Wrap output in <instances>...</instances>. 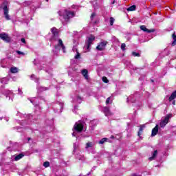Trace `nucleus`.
Wrapping results in <instances>:
<instances>
[{
    "label": "nucleus",
    "instance_id": "obj_44",
    "mask_svg": "<svg viewBox=\"0 0 176 176\" xmlns=\"http://www.w3.org/2000/svg\"><path fill=\"white\" fill-rule=\"evenodd\" d=\"M109 101H111V97L107 98V99L106 100V104H109Z\"/></svg>",
    "mask_w": 176,
    "mask_h": 176
},
{
    "label": "nucleus",
    "instance_id": "obj_37",
    "mask_svg": "<svg viewBox=\"0 0 176 176\" xmlns=\"http://www.w3.org/2000/svg\"><path fill=\"white\" fill-rule=\"evenodd\" d=\"M17 54H19V56H25V54H27V53L23 52L21 51H16Z\"/></svg>",
    "mask_w": 176,
    "mask_h": 176
},
{
    "label": "nucleus",
    "instance_id": "obj_1",
    "mask_svg": "<svg viewBox=\"0 0 176 176\" xmlns=\"http://www.w3.org/2000/svg\"><path fill=\"white\" fill-rule=\"evenodd\" d=\"M51 32L52 33V37L51 38L50 41H56L58 42L57 45H55L54 49L52 52H54V54L56 55L60 50H62L63 53H65V46L64 43H63V40L58 38V30L56 28H52L51 29Z\"/></svg>",
    "mask_w": 176,
    "mask_h": 176
},
{
    "label": "nucleus",
    "instance_id": "obj_40",
    "mask_svg": "<svg viewBox=\"0 0 176 176\" xmlns=\"http://www.w3.org/2000/svg\"><path fill=\"white\" fill-rule=\"evenodd\" d=\"M102 81L104 83H108V82H109V80H108V78L107 77H102Z\"/></svg>",
    "mask_w": 176,
    "mask_h": 176
},
{
    "label": "nucleus",
    "instance_id": "obj_2",
    "mask_svg": "<svg viewBox=\"0 0 176 176\" xmlns=\"http://www.w3.org/2000/svg\"><path fill=\"white\" fill-rule=\"evenodd\" d=\"M86 131V122L80 120L75 123L74 128H73V137H78L79 136L78 134H80L81 132Z\"/></svg>",
    "mask_w": 176,
    "mask_h": 176
},
{
    "label": "nucleus",
    "instance_id": "obj_18",
    "mask_svg": "<svg viewBox=\"0 0 176 176\" xmlns=\"http://www.w3.org/2000/svg\"><path fill=\"white\" fill-rule=\"evenodd\" d=\"M23 157H24V154H23V153H21L19 155H14L12 156V159L15 162H19V160H20V159H23Z\"/></svg>",
    "mask_w": 176,
    "mask_h": 176
},
{
    "label": "nucleus",
    "instance_id": "obj_33",
    "mask_svg": "<svg viewBox=\"0 0 176 176\" xmlns=\"http://www.w3.org/2000/svg\"><path fill=\"white\" fill-rule=\"evenodd\" d=\"M107 141H108V138H104L101 139V140L98 142V144H104V142H107Z\"/></svg>",
    "mask_w": 176,
    "mask_h": 176
},
{
    "label": "nucleus",
    "instance_id": "obj_14",
    "mask_svg": "<svg viewBox=\"0 0 176 176\" xmlns=\"http://www.w3.org/2000/svg\"><path fill=\"white\" fill-rule=\"evenodd\" d=\"M107 41H102L100 43L98 46L96 47L97 50H99L100 52H102V50H104L105 49V46H107Z\"/></svg>",
    "mask_w": 176,
    "mask_h": 176
},
{
    "label": "nucleus",
    "instance_id": "obj_50",
    "mask_svg": "<svg viewBox=\"0 0 176 176\" xmlns=\"http://www.w3.org/2000/svg\"><path fill=\"white\" fill-rule=\"evenodd\" d=\"M85 138H87L88 137H90V135H83Z\"/></svg>",
    "mask_w": 176,
    "mask_h": 176
},
{
    "label": "nucleus",
    "instance_id": "obj_62",
    "mask_svg": "<svg viewBox=\"0 0 176 176\" xmlns=\"http://www.w3.org/2000/svg\"><path fill=\"white\" fill-rule=\"evenodd\" d=\"M74 45H75V43H75V41H74Z\"/></svg>",
    "mask_w": 176,
    "mask_h": 176
},
{
    "label": "nucleus",
    "instance_id": "obj_54",
    "mask_svg": "<svg viewBox=\"0 0 176 176\" xmlns=\"http://www.w3.org/2000/svg\"><path fill=\"white\" fill-rule=\"evenodd\" d=\"M28 141H31V138H29L28 139Z\"/></svg>",
    "mask_w": 176,
    "mask_h": 176
},
{
    "label": "nucleus",
    "instance_id": "obj_59",
    "mask_svg": "<svg viewBox=\"0 0 176 176\" xmlns=\"http://www.w3.org/2000/svg\"><path fill=\"white\" fill-rule=\"evenodd\" d=\"M2 166V163H0V166Z\"/></svg>",
    "mask_w": 176,
    "mask_h": 176
},
{
    "label": "nucleus",
    "instance_id": "obj_56",
    "mask_svg": "<svg viewBox=\"0 0 176 176\" xmlns=\"http://www.w3.org/2000/svg\"><path fill=\"white\" fill-rule=\"evenodd\" d=\"M173 130H176V126H175V127H173Z\"/></svg>",
    "mask_w": 176,
    "mask_h": 176
},
{
    "label": "nucleus",
    "instance_id": "obj_3",
    "mask_svg": "<svg viewBox=\"0 0 176 176\" xmlns=\"http://www.w3.org/2000/svg\"><path fill=\"white\" fill-rule=\"evenodd\" d=\"M33 63L34 65H41L40 67H38V69H43L47 72V74H49L50 78H52L53 76V69L50 67L48 65H45L42 60H40L39 58L34 59Z\"/></svg>",
    "mask_w": 176,
    "mask_h": 176
},
{
    "label": "nucleus",
    "instance_id": "obj_48",
    "mask_svg": "<svg viewBox=\"0 0 176 176\" xmlns=\"http://www.w3.org/2000/svg\"><path fill=\"white\" fill-rule=\"evenodd\" d=\"M113 39L116 42H119V39H118L116 37H113Z\"/></svg>",
    "mask_w": 176,
    "mask_h": 176
},
{
    "label": "nucleus",
    "instance_id": "obj_13",
    "mask_svg": "<svg viewBox=\"0 0 176 176\" xmlns=\"http://www.w3.org/2000/svg\"><path fill=\"white\" fill-rule=\"evenodd\" d=\"M0 38L2 39V41H3L4 42H6V43H9V42L12 41L10 36H9V35H8V34L6 33L0 34Z\"/></svg>",
    "mask_w": 176,
    "mask_h": 176
},
{
    "label": "nucleus",
    "instance_id": "obj_26",
    "mask_svg": "<svg viewBox=\"0 0 176 176\" xmlns=\"http://www.w3.org/2000/svg\"><path fill=\"white\" fill-rule=\"evenodd\" d=\"M0 67L1 68H8V64H6V60L2 59L0 62Z\"/></svg>",
    "mask_w": 176,
    "mask_h": 176
},
{
    "label": "nucleus",
    "instance_id": "obj_39",
    "mask_svg": "<svg viewBox=\"0 0 176 176\" xmlns=\"http://www.w3.org/2000/svg\"><path fill=\"white\" fill-rule=\"evenodd\" d=\"M43 166H44V167L47 168V167H49L50 166V163L49 162H45L43 163Z\"/></svg>",
    "mask_w": 176,
    "mask_h": 176
},
{
    "label": "nucleus",
    "instance_id": "obj_45",
    "mask_svg": "<svg viewBox=\"0 0 176 176\" xmlns=\"http://www.w3.org/2000/svg\"><path fill=\"white\" fill-rule=\"evenodd\" d=\"M74 152H76V150L78 149V147H76V144H74Z\"/></svg>",
    "mask_w": 176,
    "mask_h": 176
},
{
    "label": "nucleus",
    "instance_id": "obj_4",
    "mask_svg": "<svg viewBox=\"0 0 176 176\" xmlns=\"http://www.w3.org/2000/svg\"><path fill=\"white\" fill-rule=\"evenodd\" d=\"M58 14L60 16V20L62 21L63 19L65 20V21H69V19H72V17H75V11L65 10L64 12L59 11Z\"/></svg>",
    "mask_w": 176,
    "mask_h": 176
},
{
    "label": "nucleus",
    "instance_id": "obj_31",
    "mask_svg": "<svg viewBox=\"0 0 176 176\" xmlns=\"http://www.w3.org/2000/svg\"><path fill=\"white\" fill-rule=\"evenodd\" d=\"M135 5L131 6L129 8L126 9L128 12H133V10H135Z\"/></svg>",
    "mask_w": 176,
    "mask_h": 176
},
{
    "label": "nucleus",
    "instance_id": "obj_20",
    "mask_svg": "<svg viewBox=\"0 0 176 176\" xmlns=\"http://www.w3.org/2000/svg\"><path fill=\"white\" fill-rule=\"evenodd\" d=\"M9 80H10V76H8L7 77H4L0 80V82L3 85H8L9 82Z\"/></svg>",
    "mask_w": 176,
    "mask_h": 176
},
{
    "label": "nucleus",
    "instance_id": "obj_24",
    "mask_svg": "<svg viewBox=\"0 0 176 176\" xmlns=\"http://www.w3.org/2000/svg\"><path fill=\"white\" fill-rule=\"evenodd\" d=\"M82 75H83L85 79H86V80H89V72H87V69H83L82 70Z\"/></svg>",
    "mask_w": 176,
    "mask_h": 176
},
{
    "label": "nucleus",
    "instance_id": "obj_22",
    "mask_svg": "<svg viewBox=\"0 0 176 176\" xmlns=\"http://www.w3.org/2000/svg\"><path fill=\"white\" fill-rule=\"evenodd\" d=\"M30 102L34 105V107H38L39 105V101L38 100V98H33L30 100Z\"/></svg>",
    "mask_w": 176,
    "mask_h": 176
},
{
    "label": "nucleus",
    "instance_id": "obj_51",
    "mask_svg": "<svg viewBox=\"0 0 176 176\" xmlns=\"http://www.w3.org/2000/svg\"><path fill=\"white\" fill-rule=\"evenodd\" d=\"M72 8H78V6H72Z\"/></svg>",
    "mask_w": 176,
    "mask_h": 176
},
{
    "label": "nucleus",
    "instance_id": "obj_7",
    "mask_svg": "<svg viewBox=\"0 0 176 176\" xmlns=\"http://www.w3.org/2000/svg\"><path fill=\"white\" fill-rule=\"evenodd\" d=\"M1 8L3 10V15L6 20H10V16H9V3L8 1L3 2Z\"/></svg>",
    "mask_w": 176,
    "mask_h": 176
},
{
    "label": "nucleus",
    "instance_id": "obj_63",
    "mask_svg": "<svg viewBox=\"0 0 176 176\" xmlns=\"http://www.w3.org/2000/svg\"><path fill=\"white\" fill-rule=\"evenodd\" d=\"M113 3H115V1H113Z\"/></svg>",
    "mask_w": 176,
    "mask_h": 176
},
{
    "label": "nucleus",
    "instance_id": "obj_19",
    "mask_svg": "<svg viewBox=\"0 0 176 176\" xmlns=\"http://www.w3.org/2000/svg\"><path fill=\"white\" fill-rule=\"evenodd\" d=\"M91 22L93 24H97L98 21H97V14H96V13L93 12L91 15Z\"/></svg>",
    "mask_w": 176,
    "mask_h": 176
},
{
    "label": "nucleus",
    "instance_id": "obj_30",
    "mask_svg": "<svg viewBox=\"0 0 176 176\" xmlns=\"http://www.w3.org/2000/svg\"><path fill=\"white\" fill-rule=\"evenodd\" d=\"M144 129H145V124L141 125L138 133V137L141 136V132L143 131Z\"/></svg>",
    "mask_w": 176,
    "mask_h": 176
},
{
    "label": "nucleus",
    "instance_id": "obj_35",
    "mask_svg": "<svg viewBox=\"0 0 176 176\" xmlns=\"http://www.w3.org/2000/svg\"><path fill=\"white\" fill-rule=\"evenodd\" d=\"M132 56H133V57H141V55L140 54V53L135 52H132Z\"/></svg>",
    "mask_w": 176,
    "mask_h": 176
},
{
    "label": "nucleus",
    "instance_id": "obj_6",
    "mask_svg": "<svg viewBox=\"0 0 176 176\" xmlns=\"http://www.w3.org/2000/svg\"><path fill=\"white\" fill-rule=\"evenodd\" d=\"M16 116H20L21 119H23L22 120V122H21V126H25V124H31V121H30L31 119H32V116H31V114L27 115L18 112Z\"/></svg>",
    "mask_w": 176,
    "mask_h": 176
},
{
    "label": "nucleus",
    "instance_id": "obj_12",
    "mask_svg": "<svg viewBox=\"0 0 176 176\" xmlns=\"http://www.w3.org/2000/svg\"><path fill=\"white\" fill-rule=\"evenodd\" d=\"M173 118V114H168L167 115L164 120H162L160 124V127H165L166 124L170 122V119Z\"/></svg>",
    "mask_w": 176,
    "mask_h": 176
},
{
    "label": "nucleus",
    "instance_id": "obj_21",
    "mask_svg": "<svg viewBox=\"0 0 176 176\" xmlns=\"http://www.w3.org/2000/svg\"><path fill=\"white\" fill-rule=\"evenodd\" d=\"M5 96L6 97V98H8V100H10V98H12V97L14 96V94H13V92H12L11 91L6 90Z\"/></svg>",
    "mask_w": 176,
    "mask_h": 176
},
{
    "label": "nucleus",
    "instance_id": "obj_58",
    "mask_svg": "<svg viewBox=\"0 0 176 176\" xmlns=\"http://www.w3.org/2000/svg\"><path fill=\"white\" fill-rule=\"evenodd\" d=\"M164 52H167V49H165V50H164Z\"/></svg>",
    "mask_w": 176,
    "mask_h": 176
},
{
    "label": "nucleus",
    "instance_id": "obj_32",
    "mask_svg": "<svg viewBox=\"0 0 176 176\" xmlns=\"http://www.w3.org/2000/svg\"><path fill=\"white\" fill-rule=\"evenodd\" d=\"M173 41L171 43V46H175V45H176V35H175V34H173Z\"/></svg>",
    "mask_w": 176,
    "mask_h": 176
},
{
    "label": "nucleus",
    "instance_id": "obj_16",
    "mask_svg": "<svg viewBox=\"0 0 176 176\" xmlns=\"http://www.w3.org/2000/svg\"><path fill=\"white\" fill-rule=\"evenodd\" d=\"M137 98V94H134V95H131L126 100L127 102H131L132 104H134V102H135L136 99Z\"/></svg>",
    "mask_w": 176,
    "mask_h": 176
},
{
    "label": "nucleus",
    "instance_id": "obj_11",
    "mask_svg": "<svg viewBox=\"0 0 176 176\" xmlns=\"http://www.w3.org/2000/svg\"><path fill=\"white\" fill-rule=\"evenodd\" d=\"M94 39H96V37L93 35H91L89 37H87V41L85 42V47H87V50H90V46L93 45Z\"/></svg>",
    "mask_w": 176,
    "mask_h": 176
},
{
    "label": "nucleus",
    "instance_id": "obj_9",
    "mask_svg": "<svg viewBox=\"0 0 176 176\" xmlns=\"http://www.w3.org/2000/svg\"><path fill=\"white\" fill-rule=\"evenodd\" d=\"M82 91L76 90L74 94V96L73 97V102L80 104L82 102Z\"/></svg>",
    "mask_w": 176,
    "mask_h": 176
},
{
    "label": "nucleus",
    "instance_id": "obj_36",
    "mask_svg": "<svg viewBox=\"0 0 176 176\" xmlns=\"http://www.w3.org/2000/svg\"><path fill=\"white\" fill-rule=\"evenodd\" d=\"M109 23L110 25H113V23H115V19L113 17H110Z\"/></svg>",
    "mask_w": 176,
    "mask_h": 176
},
{
    "label": "nucleus",
    "instance_id": "obj_52",
    "mask_svg": "<svg viewBox=\"0 0 176 176\" xmlns=\"http://www.w3.org/2000/svg\"><path fill=\"white\" fill-rule=\"evenodd\" d=\"M89 175H90V172H89L86 175H85V176H89Z\"/></svg>",
    "mask_w": 176,
    "mask_h": 176
},
{
    "label": "nucleus",
    "instance_id": "obj_23",
    "mask_svg": "<svg viewBox=\"0 0 176 176\" xmlns=\"http://www.w3.org/2000/svg\"><path fill=\"white\" fill-rule=\"evenodd\" d=\"M105 116H111V111H109V108L107 107H104L102 109Z\"/></svg>",
    "mask_w": 176,
    "mask_h": 176
},
{
    "label": "nucleus",
    "instance_id": "obj_5",
    "mask_svg": "<svg viewBox=\"0 0 176 176\" xmlns=\"http://www.w3.org/2000/svg\"><path fill=\"white\" fill-rule=\"evenodd\" d=\"M30 78L32 80H34L35 83H37L36 89L38 95L39 93H42V91H46L47 90H49V87H45L39 85V78L36 77L35 74H32L30 76Z\"/></svg>",
    "mask_w": 176,
    "mask_h": 176
},
{
    "label": "nucleus",
    "instance_id": "obj_27",
    "mask_svg": "<svg viewBox=\"0 0 176 176\" xmlns=\"http://www.w3.org/2000/svg\"><path fill=\"white\" fill-rule=\"evenodd\" d=\"M176 98V91H175L174 92H173L170 95V96L169 97V101L170 102H171V101L175 100Z\"/></svg>",
    "mask_w": 176,
    "mask_h": 176
},
{
    "label": "nucleus",
    "instance_id": "obj_64",
    "mask_svg": "<svg viewBox=\"0 0 176 176\" xmlns=\"http://www.w3.org/2000/svg\"><path fill=\"white\" fill-rule=\"evenodd\" d=\"M111 138H113V136H111Z\"/></svg>",
    "mask_w": 176,
    "mask_h": 176
},
{
    "label": "nucleus",
    "instance_id": "obj_43",
    "mask_svg": "<svg viewBox=\"0 0 176 176\" xmlns=\"http://www.w3.org/2000/svg\"><path fill=\"white\" fill-rule=\"evenodd\" d=\"M77 111H78V106H74V109H73L74 113H76Z\"/></svg>",
    "mask_w": 176,
    "mask_h": 176
},
{
    "label": "nucleus",
    "instance_id": "obj_25",
    "mask_svg": "<svg viewBox=\"0 0 176 176\" xmlns=\"http://www.w3.org/2000/svg\"><path fill=\"white\" fill-rule=\"evenodd\" d=\"M159 131V127L157 125H156L152 130L151 136L155 137L156 134H157V132Z\"/></svg>",
    "mask_w": 176,
    "mask_h": 176
},
{
    "label": "nucleus",
    "instance_id": "obj_17",
    "mask_svg": "<svg viewBox=\"0 0 176 176\" xmlns=\"http://www.w3.org/2000/svg\"><path fill=\"white\" fill-rule=\"evenodd\" d=\"M140 30L144 31V32H147L148 34H151V32H155V29H148L145 25H140Z\"/></svg>",
    "mask_w": 176,
    "mask_h": 176
},
{
    "label": "nucleus",
    "instance_id": "obj_10",
    "mask_svg": "<svg viewBox=\"0 0 176 176\" xmlns=\"http://www.w3.org/2000/svg\"><path fill=\"white\" fill-rule=\"evenodd\" d=\"M94 142H88L85 144V151L88 152V153H94Z\"/></svg>",
    "mask_w": 176,
    "mask_h": 176
},
{
    "label": "nucleus",
    "instance_id": "obj_61",
    "mask_svg": "<svg viewBox=\"0 0 176 176\" xmlns=\"http://www.w3.org/2000/svg\"><path fill=\"white\" fill-rule=\"evenodd\" d=\"M151 82L153 83V80H151Z\"/></svg>",
    "mask_w": 176,
    "mask_h": 176
},
{
    "label": "nucleus",
    "instance_id": "obj_46",
    "mask_svg": "<svg viewBox=\"0 0 176 176\" xmlns=\"http://www.w3.org/2000/svg\"><path fill=\"white\" fill-rule=\"evenodd\" d=\"M21 41L22 42V43H24V44L26 43L25 38H21Z\"/></svg>",
    "mask_w": 176,
    "mask_h": 176
},
{
    "label": "nucleus",
    "instance_id": "obj_29",
    "mask_svg": "<svg viewBox=\"0 0 176 176\" xmlns=\"http://www.w3.org/2000/svg\"><path fill=\"white\" fill-rule=\"evenodd\" d=\"M46 123H49V126L51 127L50 131H53V124L54 123L53 120H47Z\"/></svg>",
    "mask_w": 176,
    "mask_h": 176
},
{
    "label": "nucleus",
    "instance_id": "obj_8",
    "mask_svg": "<svg viewBox=\"0 0 176 176\" xmlns=\"http://www.w3.org/2000/svg\"><path fill=\"white\" fill-rule=\"evenodd\" d=\"M63 107L64 102L58 101L52 105L54 111L56 112V113H61V112H63Z\"/></svg>",
    "mask_w": 176,
    "mask_h": 176
},
{
    "label": "nucleus",
    "instance_id": "obj_38",
    "mask_svg": "<svg viewBox=\"0 0 176 176\" xmlns=\"http://www.w3.org/2000/svg\"><path fill=\"white\" fill-rule=\"evenodd\" d=\"M121 50H122V52H124V50H126V44L125 43H122L121 45Z\"/></svg>",
    "mask_w": 176,
    "mask_h": 176
},
{
    "label": "nucleus",
    "instance_id": "obj_49",
    "mask_svg": "<svg viewBox=\"0 0 176 176\" xmlns=\"http://www.w3.org/2000/svg\"><path fill=\"white\" fill-rule=\"evenodd\" d=\"M172 104L173 105H175V100H173Z\"/></svg>",
    "mask_w": 176,
    "mask_h": 176
},
{
    "label": "nucleus",
    "instance_id": "obj_57",
    "mask_svg": "<svg viewBox=\"0 0 176 176\" xmlns=\"http://www.w3.org/2000/svg\"><path fill=\"white\" fill-rule=\"evenodd\" d=\"M0 120H2V117H0Z\"/></svg>",
    "mask_w": 176,
    "mask_h": 176
},
{
    "label": "nucleus",
    "instance_id": "obj_41",
    "mask_svg": "<svg viewBox=\"0 0 176 176\" xmlns=\"http://www.w3.org/2000/svg\"><path fill=\"white\" fill-rule=\"evenodd\" d=\"M75 58L76 60L80 58V54H79V52H77V54L75 56Z\"/></svg>",
    "mask_w": 176,
    "mask_h": 176
},
{
    "label": "nucleus",
    "instance_id": "obj_42",
    "mask_svg": "<svg viewBox=\"0 0 176 176\" xmlns=\"http://www.w3.org/2000/svg\"><path fill=\"white\" fill-rule=\"evenodd\" d=\"M73 52H76V53H78V48L76 47V45H74L73 49H72Z\"/></svg>",
    "mask_w": 176,
    "mask_h": 176
},
{
    "label": "nucleus",
    "instance_id": "obj_34",
    "mask_svg": "<svg viewBox=\"0 0 176 176\" xmlns=\"http://www.w3.org/2000/svg\"><path fill=\"white\" fill-rule=\"evenodd\" d=\"M76 159H78V160H85V156L82 155L77 154L76 155Z\"/></svg>",
    "mask_w": 176,
    "mask_h": 176
},
{
    "label": "nucleus",
    "instance_id": "obj_15",
    "mask_svg": "<svg viewBox=\"0 0 176 176\" xmlns=\"http://www.w3.org/2000/svg\"><path fill=\"white\" fill-rule=\"evenodd\" d=\"M157 150H154L151 152V156L148 157L149 162H152L153 160H156V157H157Z\"/></svg>",
    "mask_w": 176,
    "mask_h": 176
},
{
    "label": "nucleus",
    "instance_id": "obj_60",
    "mask_svg": "<svg viewBox=\"0 0 176 176\" xmlns=\"http://www.w3.org/2000/svg\"><path fill=\"white\" fill-rule=\"evenodd\" d=\"M46 1V2H49V0H45Z\"/></svg>",
    "mask_w": 176,
    "mask_h": 176
},
{
    "label": "nucleus",
    "instance_id": "obj_53",
    "mask_svg": "<svg viewBox=\"0 0 176 176\" xmlns=\"http://www.w3.org/2000/svg\"><path fill=\"white\" fill-rule=\"evenodd\" d=\"M93 5H94V7L95 8V9H96V3L94 4V3H93Z\"/></svg>",
    "mask_w": 176,
    "mask_h": 176
},
{
    "label": "nucleus",
    "instance_id": "obj_55",
    "mask_svg": "<svg viewBox=\"0 0 176 176\" xmlns=\"http://www.w3.org/2000/svg\"><path fill=\"white\" fill-rule=\"evenodd\" d=\"M94 122V121H91V122H90V124H93Z\"/></svg>",
    "mask_w": 176,
    "mask_h": 176
},
{
    "label": "nucleus",
    "instance_id": "obj_47",
    "mask_svg": "<svg viewBox=\"0 0 176 176\" xmlns=\"http://www.w3.org/2000/svg\"><path fill=\"white\" fill-rule=\"evenodd\" d=\"M19 91V94H20V96H21V94H23V91H21V89H20V88L18 89Z\"/></svg>",
    "mask_w": 176,
    "mask_h": 176
},
{
    "label": "nucleus",
    "instance_id": "obj_28",
    "mask_svg": "<svg viewBox=\"0 0 176 176\" xmlns=\"http://www.w3.org/2000/svg\"><path fill=\"white\" fill-rule=\"evenodd\" d=\"M10 71L12 74H17V72H19V69L16 67H12L10 69Z\"/></svg>",
    "mask_w": 176,
    "mask_h": 176
}]
</instances>
